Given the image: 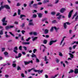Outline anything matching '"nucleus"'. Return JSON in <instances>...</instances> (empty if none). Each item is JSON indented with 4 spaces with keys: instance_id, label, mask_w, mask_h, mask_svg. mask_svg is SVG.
Instances as JSON below:
<instances>
[{
    "instance_id": "1",
    "label": "nucleus",
    "mask_w": 78,
    "mask_h": 78,
    "mask_svg": "<svg viewBox=\"0 0 78 78\" xmlns=\"http://www.w3.org/2000/svg\"><path fill=\"white\" fill-rule=\"evenodd\" d=\"M14 27V26L10 25L9 26H6L5 27L6 30H8V29H11V28H13Z\"/></svg>"
},
{
    "instance_id": "2",
    "label": "nucleus",
    "mask_w": 78,
    "mask_h": 78,
    "mask_svg": "<svg viewBox=\"0 0 78 78\" xmlns=\"http://www.w3.org/2000/svg\"><path fill=\"white\" fill-rule=\"evenodd\" d=\"M5 20H6V17L3 18L1 20V21L3 22L2 25H3V26H5V25H7V23H5Z\"/></svg>"
},
{
    "instance_id": "3",
    "label": "nucleus",
    "mask_w": 78,
    "mask_h": 78,
    "mask_svg": "<svg viewBox=\"0 0 78 78\" xmlns=\"http://www.w3.org/2000/svg\"><path fill=\"white\" fill-rule=\"evenodd\" d=\"M56 41H57V40L55 41L51 40L50 41L49 43V45H51L53 44V43H55V42H56Z\"/></svg>"
},
{
    "instance_id": "4",
    "label": "nucleus",
    "mask_w": 78,
    "mask_h": 78,
    "mask_svg": "<svg viewBox=\"0 0 78 78\" xmlns=\"http://www.w3.org/2000/svg\"><path fill=\"white\" fill-rule=\"evenodd\" d=\"M17 50H18V48L16 46L14 48V50H13V51L16 54H17L18 52Z\"/></svg>"
},
{
    "instance_id": "5",
    "label": "nucleus",
    "mask_w": 78,
    "mask_h": 78,
    "mask_svg": "<svg viewBox=\"0 0 78 78\" xmlns=\"http://www.w3.org/2000/svg\"><path fill=\"white\" fill-rule=\"evenodd\" d=\"M66 24L68 25H70V23H69V22H66V23H64L63 24V27L64 29H66V28H67V25H66Z\"/></svg>"
},
{
    "instance_id": "6",
    "label": "nucleus",
    "mask_w": 78,
    "mask_h": 78,
    "mask_svg": "<svg viewBox=\"0 0 78 78\" xmlns=\"http://www.w3.org/2000/svg\"><path fill=\"white\" fill-rule=\"evenodd\" d=\"M73 10L69 12V13L68 14L69 18H70L71 17V16H72V13L73 12Z\"/></svg>"
},
{
    "instance_id": "7",
    "label": "nucleus",
    "mask_w": 78,
    "mask_h": 78,
    "mask_svg": "<svg viewBox=\"0 0 78 78\" xmlns=\"http://www.w3.org/2000/svg\"><path fill=\"white\" fill-rule=\"evenodd\" d=\"M66 11V9L64 8H62L61 10H60V12H61V13H63L64 11Z\"/></svg>"
},
{
    "instance_id": "8",
    "label": "nucleus",
    "mask_w": 78,
    "mask_h": 78,
    "mask_svg": "<svg viewBox=\"0 0 78 78\" xmlns=\"http://www.w3.org/2000/svg\"><path fill=\"white\" fill-rule=\"evenodd\" d=\"M22 56V54L21 53H19L18 54V56H15V58H20Z\"/></svg>"
},
{
    "instance_id": "9",
    "label": "nucleus",
    "mask_w": 78,
    "mask_h": 78,
    "mask_svg": "<svg viewBox=\"0 0 78 78\" xmlns=\"http://www.w3.org/2000/svg\"><path fill=\"white\" fill-rule=\"evenodd\" d=\"M4 8H6V9H10V7L8 5H4Z\"/></svg>"
},
{
    "instance_id": "10",
    "label": "nucleus",
    "mask_w": 78,
    "mask_h": 78,
    "mask_svg": "<svg viewBox=\"0 0 78 78\" xmlns=\"http://www.w3.org/2000/svg\"><path fill=\"white\" fill-rule=\"evenodd\" d=\"M48 30L46 29L44 30V33L45 34H48Z\"/></svg>"
},
{
    "instance_id": "11",
    "label": "nucleus",
    "mask_w": 78,
    "mask_h": 78,
    "mask_svg": "<svg viewBox=\"0 0 78 78\" xmlns=\"http://www.w3.org/2000/svg\"><path fill=\"white\" fill-rule=\"evenodd\" d=\"M22 44L23 45H29L30 44V42H24Z\"/></svg>"
},
{
    "instance_id": "12",
    "label": "nucleus",
    "mask_w": 78,
    "mask_h": 78,
    "mask_svg": "<svg viewBox=\"0 0 78 78\" xmlns=\"http://www.w3.org/2000/svg\"><path fill=\"white\" fill-rule=\"evenodd\" d=\"M33 7L35 8H37V4H34L33 5Z\"/></svg>"
},
{
    "instance_id": "13",
    "label": "nucleus",
    "mask_w": 78,
    "mask_h": 78,
    "mask_svg": "<svg viewBox=\"0 0 78 78\" xmlns=\"http://www.w3.org/2000/svg\"><path fill=\"white\" fill-rule=\"evenodd\" d=\"M38 16L39 18H41L42 17V14L41 13H38Z\"/></svg>"
},
{
    "instance_id": "14",
    "label": "nucleus",
    "mask_w": 78,
    "mask_h": 78,
    "mask_svg": "<svg viewBox=\"0 0 78 78\" xmlns=\"http://www.w3.org/2000/svg\"><path fill=\"white\" fill-rule=\"evenodd\" d=\"M74 73L76 74H77L78 73V69H76L74 70Z\"/></svg>"
},
{
    "instance_id": "15",
    "label": "nucleus",
    "mask_w": 78,
    "mask_h": 78,
    "mask_svg": "<svg viewBox=\"0 0 78 78\" xmlns=\"http://www.w3.org/2000/svg\"><path fill=\"white\" fill-rule=\"evenodd\" d=\"M58 23V22L56 21V20H55L52 21V23Z\"/></svg>"
},
{
    "instance_id": "16",
    "label": "nucleus",
    "mask_w": 78,
    "mask_h": 78,
    "mask_svg": "<svg viewBox=\"0 0 78 78\" xmlns=\"http://www.w3.org/2000/svg\"><path fill=\"white\" fill-rule=\"evenodd\" d=\"M48 2H49V0H44L43 2V3L44 4L47 3H48Z\"/></svg>"
},
{
    "instance_id": "17",
    "label": "nucleus",
    "mask_w": 78,
    "mask_h": 78,
    "mask_svg": "<svg viewBox=\"0 0 78 78\" xmlns=\"http://www.w3.org/2000/svg\"><path fill=\"white\" fill-rule=\"evenodd\" d=\"M69 55H70V57L71 58H73L74 55L71 53H69Z\"/></svg>"
},
{
    "instance_id": "18",
    "label": "nucleus",
    "mask_w": 78,
    "mask_h": 78,
    "mask_svg": "<svg viewBox=\"0 0 78 78\" xmlns=\"http://www.w3.org/2000/svg\"><path fill=\"white\" fill-rule=\"evenodd\" d=\"M54 29H55L56 31H57L58 30H59V27L56 28V27H54Z\"/></svg>"
},
{
    "instance_id": "19",
    "label": "nucleus",
    "mask_w": 78,
    "mask_h": 78,
    "mask_svg": "<svg viewBox=\"0 0 78 78\" xmlns=\"http://www.w3.org/2000/svg\"><path fill=\"white\" fill-rule=\"evenodd\" d=\"M44 71V70H41V71L40 70H38V74H40V73H42L43 72V71Z\"/></svg>"
},
{
    "instance_id": "20",
    "label": "nucleus",
    "mask_w": 78,
    "mask_h": 78,
    "mask_svg": "<svg viewBox=\"0 0 78 78\" xmlns=\"http://www.w3.org/2000/svg\"><path fill=\"white\" fill-rule=\"evenodd\" d=\"M51 14L53 16H55L56 14V12H51Z\"/></svg>"
},
{
    "instance_id": "21",
    "label": "nucleus",
    "mask_w": 78,
    "mask_h": 78,
    "mask_svg": "<svg viewBox=\"0 0 78 78\" xmlns=\"http://www.w3.org/2000/svg\"><path fill=\"white\" fill-rule=\"evenodd\" d=\"M47 42H48V41L46 40H44L43 41V43L44 44H47Z\"/></svg>"
},
{
    "instance_id": "22",
    "label": "nucleus",
    "mask_w": 78,
    "mask_h": 78,
    "mask_svg": "<svg viewBox=\"0 0 78 78\" xmlns=\"http://www.w3.org/2000/svg\"><path fill=\"white\" fill-rule=\"evenodd\" d=\"M3 30H1L0 31V38H1L2 37L1 36H0V34L1 35H3Z\"/></svg>"
},
{
    "instance_id": "23",
    "label": "nucleus",
    "mask_w": 78,
    "mask_h": 78,
    "mask_svg": "<svg viewBox=\"0 0 78 78\" xmlns=\"http://www.w3.org/2000/svg\"><path fill=\"white\" fill-rule=\"evenodd\" d=\"M20 9H18V15L19 16L20 15Z\"/></svg>"
},
{
    "instance_id": "24",
    "label": "nucleus",
    "mask_w": 78,
    "mask_h": 78,
    "mask_svg": "<svg viewBox=\"0 0 78 78\" xmlns=\"http://www.w3.org/2000/svg\"><path fill=\"white\" fill-rule=\"evenodd\" d=\"M47 20V18H45L42 20V22H44V21H46Z\"/></svg>"
},
{
    "instance_id": "25",
    "label": "nucleus",
    "mask_w": 78,
    "mask_h": 78,
    "mask_svg": "<svg viewBox=\"0 0 78 78\" xmlns=\"http://www.w3.org/2000/svg\"><path fill=\"white\" fill-rule=\"evenodd\" d=\"M25 26V23H22V25L20 26V27H22V28H23Z\"/></svg>"
},
{
    "instance_id": "26",
    "label": "nucleus",
    "mask_w": 78,
    "mask_h": 78,
    "mask_svg": "<svg viewBox=\"0 0 78 78\" xmlns=\"http://www.w3.org/2000/svg\"><path fill=\"white\" fill-rule=\"evenodd\" d=\"M19 50H22V46H20L19 47Z\"/></svg>"
},
{
    "instance_id": "27",
    "label": "nucleus",
    "mask_w": 78,
    "mask_h": 78,
    "mask_svg": "<svg viewBox=\"0 0 78 78\" xmlns=\"http://www.w3.org/2000/svg\"><path fill=\"white\" fill-rule=\"evenodd\" d=\"M17 70H21V68L19 66H18L17 68H16Z\"/></svg>"
},
{
    "instance_id": "28",
    "label": "nucleus",
    "mask_w": 78,
    "mask_h": 78,
    "mask_svg": "<svg viewBox=\"0 0 78 78\" xmlns=\"http://www.w3.org/2000/svg\"><path fill=\"white\" fill-rule=\"evenodd\" d=\"M23 17H26V16L24 15H20V18H22Z\"/></svg>"
},
{
    "instance_id": "29",
    "label": "nucleus",
    "mask_w": 78,
    "mask_h": 78,
    "mask_svg": "<svg viewBox=\"0 0 78 78\" xmlns=\"http://www.w3.org/2000/svg\"><path fill=\"white\" fill-rule=\"evenodd\" d=\"M37 39V37H34L33 39V41H35V40H36V39Z\"/></svg>"
},
{
    "instance_id": "30",
    "label": "nucleus",
    "mask_w": 78,
    "mask_h": 78,
    "mask_svg": "<svg viewBox=\"0 0 78 78\" xmlns=\"http://www.w3.org/2000/svg\"><path fill=\"white\" fill-rule=\"evenodd\" d=\"M48 6V7H52V6H53V5L51 4H48L47 5Z\"/></svg>"
},
{
    "instance_id": "31",
    "label": "nucleus",
    "mask_w": 78,
    "mask_h": 78,
    "mask_svg": "<svg viewBox=\"0 0 78 78\" xmlns=\"http://www.w3.org/2000/svg\"><path fill=\"white\" fill-rule=\"evenodd\" d=\"M28 25H29V26H30V25H32V26H34V24H33V23L30 22L29 23V24Z\"/></svg>"
},
{
    "instance_id": "32",
    "label": "nucleus",
    "mask_w": 78,
    "mask_h": 78,
    "mask_svg": "<svg viewBox=\"0 0 78 78\" xmlns=\"http://www.w3.org/2000/svg\"><path fill=\"white\" fill-rule=\"evenodd\" d=\"M74 72V70L73 69H71L70 71L69 72V73H73Z\"/></svg>"
},
{
    "instance_id": "33",
    "label": "nucleus",
    "mask_w": 78,
    "mask_h": 78,
    "mask_svg": "<svg viewBox=\"0 0 78 78\" xmlns=\"http://www.w3.org/2000/svg\"><path fill=\"white\" fill-rule=\"evenodd\" d=\"M32 58H36V55H35L34 54H33V55H32Z\"/></svg>"
},
{
    "instance_id": "34",
    "label": "nucleus",
    "mask_w": 78,
    "mask_h": 78,
    "mask_svg": "<svg viewBox=\"0 0 78 78\" xmlns=\"http://www.w3.org/2000/svg\"><path fill=\"white\" fill-rule=\"evenodd\" d=\"M12 66L13 67H16V64L13 63L12 64Z\"/></svg>"
},
{
    "instance_id": "35",
    "label": "nucleus",
    "mask_w": 78,
    "mask_h": 78,
    "mask_svg": "<svg viewBox=\"0 0 78 78\" xmlns=\"http://www.w3.org/2000/svg\"><path fill=\"white\" fill-rule=\"evenodd\" d=\"M24 63L25 65H27V64H29V62H27L25 61L24 62Z\"/></svg>"
},
{
    "instance_id": "36",
    "label": "nucleus",
    "mask_w": 78,
    "mask_h": 78,
    "mask_svg": "<svg viewBox=\"0 0 78 78\" xmlns=\"http://www.w3.org/2000/svg\"><path fill=\"white\" fill-rule=\"evenodd\" d=\"M4 54L5 55V56H6L8 55V53L7 52H4Z\"/></svg>"
},
{
    "instance_id": "37",
    "label": "nucleus",
    "mask_w": 78,
    "mask_h": 78,
    "mask_svg": "<svg viewBox=\"0 0 78 78\" xmlns=\"http://www.w3.org/2000/svg\"><path fill=\"white\" fill-rule=\"evenodd\" d=\"M53 28H54V27H51V29L50 30V31H51V32H52V31H53Z\"/></svg>"
},
{
    "instance_id": "38",
    "label": "nucleus",
    "mask_w": 78,
    "mask_h": 78,
    "mask_svg": "<svg viewBox=\"0 0 78 78\" xmlns=\"http://www.w3.org/2000/svg\"><path fill=\"white\" fill-rule=\"evenodd\" d=\"M9 34H11V35L12 36H13V37H15V35H14V34H12V33L10 32H9Z\"/></svg>"
},
{
    "instance_id": "39",
    "label": "nucleus",
    "mask_w": 78,
    "mask_h": 78,
    "mask_svg": "<svg viewBox=\"0 0 78 78\" xmlns=\"http://www.w3.org/2000/svg\"><path fill=\"white\" fill-rule=\"evenodd\" d=\"M30 39H31V37H29L28 38V39H27L26 40V41L27 42H28V41H29L30 40Z\"/></svg>"
},
{
    "instance_id": "40",
    "label": "nucleus",
    "mask_w": 78,
    "mask_h": 78,
    "mask_svg": "<svg viewBox=\"0 0 78 78\" xmlns=\"http://www.w3.org/2000/svg\"><path fill=\"white\" fill-rule=\"evenodd\" d=\"M63 41H64V39H62L60 44V45H62V42H63Z\"/></svg>"
},
{
    "instance_id": "41",
    "label": "nucleus",
    "mask_w": 78,
    "mask_h": 78,
    "mask_svg": "<svg viewBox=\"0 0 78 78\" xmlns=\"http://www.w3.org/2000/svg\"><path fill=\"white\" fill-rule=\"evenodd\" d=\"M25 32H26L24 30H22L21 31L22 33L23 34H24Z\"/></svg>"
},
{
    "instance_id": "42",
    "label": "nucleus",
    "mask_w": 78,
    "mask_h": 78,
    "mask_svg": "<svg viewBox=\"0 0 78 78\" xmlns=\"http://www.w3.org/2000/svg\"><path fill=\"white\" fill-rule=\"evenodd\" d=\"M36 51H37V49H34L33 51L34 53H35Z\"/></svg>"
},
{
    "instance_id": "43",
    "label": "nucleus",
    "mask_w": 78,
    "mask_h": 78,
    "mask_svg": "<svg viewBox=\"0 0 78 78\" xmlns=\"http://www.w3.org/2000/svg\"><path fill=\"white\" fill-rule=\"evenodd\" d=\"M23 48H24V50H25L26 51H27V48L25 46L23 47Z\"/></svg>"
},
{
    "instance_id": "44",
    "label": "nucleus",
    "mask_w": 78,
    "mask_h": 78,
    "mask_svg": "<svg viewBox=\"0 0 78 78\" xmlns=\"http://www.w3.org/2000/svg\"><path fill=\"white\" fill-rule=\"evenodd\" d=\"M59 55L60 56H62V53L60 52H59Z\"/></svg>"
},
{
    "instance_id": "45",
    "label": "nucleus",
    "mask_w": 78,
    "mask_h": 78,
    "mask_svg": "<svg viewBox=\"0 0 78 78\" xmlns=\"http://www.w3.org/2000/svg\"><path fill=\"white\" fill-rule=\"evenodd\" d=\"M78 24H77L76 26H75L74 27V30H76V28H77V26H78Z\"/></svg>"
},
{
    "instance_id": "46",
    "label": "nucleus",
    "mask_w": 78,
    "mask_h": 78,
    "mask_svg": "<svg viewBox=\"0 0 78 78\" xmlns=\"http://www.w3.org/2000/svg\"><path fill=\"white\" fill-rule=\"evenodd\" d=\"M33 17L34 18H36L37 17V15L36 14H34L33 15Z\"/></svg>"
},
{
    "instance_id": "47",
    "label": "nucleus",
    "mask_w": 78,
    "mask_h": 78,
    "mask_svg": "<svg viewBox=\"0 0 78 78\" xmlns=\"http://www.w3.org/2000/svg\"><path fill=\"white\" fill-rule=\"evenodd\" d=\"M59 2V0H55V4H57Z\"/></svg>"
},
{
    "instance_id": "48",
    "label": "nucleus",
    "mask_w": 78,
    "mask_h": 78,
    "mask_svg": "<svg viewBox=\"0 0 78 78\" xmlns=\"http://www.w3.org/2000/svg\"><path fill=\"white\" fill-rule=\"evenodd\" d=\"M77 14H78V12H76L75 13V14H74V16H76L77 15Z\"/></svg>"
},
{
    "instance_id": "49",
    "label": "nucleus",
    "mask_w": 78,
    "mask_h": 78,
    "mask_svg": "<svg viewBox=\"0 0 78 78\" xmlns=\"http://www.w3.org/2000/svg\"><path fill=\"white\" fill-rule=\"evenodd\" d=\"M36 61L37 62H39V60L37 58L36 59Z\"/></svg>"
},
{
    "instance_id": "50",
    "label": "nucleus",
    "mask_w": 78,
    "mask_h": 78,
    "mask_svg": "<svg viewBox=\"0 0 78 78\" xmlns=\"http://www.w3.org/2000/svg\"><path fill=\"white\" fill-rule=\"evenodd\" d=\"M34 3V1H32L29 4V5H32Z\"/></svg>"
},
{
    "instance_id": "51",
    "label": "nucleus",
    "mask_w": 78,
    "mask_h": 78,
    "mask_svg": "<svg viewBox=\"0 0 78 78\" xmlns=\"http://www.w3.org/2000/svg\"><path fill=\"white\" fill-rule=\"evenodd\" d=\"M77 45H74L73 46V49H75V48L76 47Z\"/></svg>"
},
{
    "instance_id": "52",
    "label": "nucleus",
    "mask_w": 78,
    "mask_h": 78,
    "mask_svg": "<svg viewBox=\"0 0 78 78\" xmlns=\"http://www.w3.org/2000/svg\"><path fill=\"white\" fill-rule=\"evenodd\" d=\"M4 8H5V5H4V6L1 5L0 8L2 9H3Z\"/></svg>"
},
{
    "instance_id": "53",
    "label": "nucleus",
    "mask_w": 78,
    "mask_h": 78,
    "mask_svg": "<svg viewBox=\"0 0 78 78\" xmlns=\"http://www.w3.org/2000/svg\"><path fill=\"white\" fill-rule=\"evenodd\" d=\"M5 37H10V36L9 35H8L7 34L5 35Z\"/></svg>"
},
{
    "instance_id": "54",
    "label": "nucleus",
    "mask_w": 78,
    "mask_h": 78,
    "mask_svg": "<svg viewBox=\"0 0 78 78\" xmlns=\"http://www.w3.org/2000/svg\"><path fill=\"white\" fill-rule=\"evenodd\" d=\"M14 23L16 25H18V24H19V22H18L17 21H15L14 22Z\"/></svg>"
},
{
    "instance_id": "55",
    "label": "nucleus",
    "mask_w": 78,
    "mask_h": 78,
    "mask_svg": "<svg viewBox=\"0 0 78 78\" xmlns=\"http://www.w3.org/2000/svg\"><path fill=\"white\" fill-rule=\"evenodd\" d=\"M2 51H5V48H2Z\"/></svg>"
},
{
    "instance_id": "56",
    "label": "nucleus",
    "mask_w": 78,
    "mask_h": 78,
    "mask_svg": "<svg viewBox=\"0 0 78 78\" xmlns=\"http://www.w3.org/2000/svg\"><path fill=\"white\" fill-rule=\"evenodd\" d=\"M29 62V64H30V63H31V64H32L33 63V60H31L30 61H28Z\"/></svg>"
},
{
    "instance_id": "57",
    "label": "nucleus",
    "mask_w": 78,
    "mask_h": 78,
    "mask_svg": "<svg viewBox=\"0 0 78 78\" xmlns=\"http://www.w3.org/2000/svg\"><path fill=\"white\" fill-rule=\"evenodd\" d=\"M44 61H47V56H45V57Z\"/></svg>"
},
{
    "instance_id": "58",
    "label": "nucleus",
    "mask_w": 78,
    "mask_h": 78,
    "mask_svg": "<svg viewBox=\"0 0 78 78\" xmlns=\"http://www.w3.org/2000/svg\"><path fill=\"white\" fill-rule=\"evenodd\" d=\"M5 77L6 78H8V77H9V75H8V74H6L5 75Z\"/></svg>"
},
{
    "instance_id": "59",
    "label": "nucleus",
    "mask_w": 78,
    "mask_h": 78,
    "mask_svg": "<svg viewBox=\"0 0 78 78\" xmlns=\"http://www.w3.org/2000/svg\"><path fill=\"white\" fill-rule=\"evenodd\" d=\"M16 16H17V13L16 12L14 13V14H13V17H14Z\"/></svg>"
},
{
    "instance_id": "60",
    "label": "nucleus",
    "mask_w": 78,
    "mask_h": 78,
    "mask_svg": "<svg viewBox=\"0 0 78 78\" xmlns=\"http://www.w3.org/2000/svg\"><path fill=\"white\" fill-rule=\"evenodd\" d=\"M21 76L23 78L25 76H24V74H23V73H21Z\"/></svg>"
},
{
    "instance_id": "61",
    "label": "nucleus",
    "mask_w": 78,
    "mask_h": 78,
    "mask_svg": "<svg viewBox=\"0 0 78 78\" xmlns=\"http://www.w3.org/2000/svg\"><path fill=\"white\" fill-rule=\"evenodd\" d=\"M33 69V68H32V69H28V72H31V71Z\"/></svg>"
},
{
    "instance_id": "62",
    "label": "nucleus",
    "mask_w": 78,
    "mask_h": 78,
    "mask_svg": "<svg viewBox=\"0 0 78 78\" xmlns=\"http://www.w3.org/2000/svg\"><path fill=\"white\" fill-rule=\"evenodd\" d=\"M34 72H39V70H36V69H34Z\"/></svg>"
},
{
    "instance_id": "63",
    "label": "nucleus",
    "mask_w": 78,
    "mask_h": 78,
    "mask_svg": "<svg viewBox=\"0 0 78 78\" xmlns=\"http://www.w3.org/2000/svg\"><path fill=\"white\" fill-rule=\"evenodd\" d=\"M75 43H76V44H78V41H74V42L73 43V44H75Z\"/></svg>"
},
{
    "instance_id": "64",
    "label": "nucleus",
    "mask_w": 78,
    "mask_h": 78,
    "mask_svg": "<svg viewBox=\"0 0 78 78\" xmlns=\"http://www.w3.org/2000/svg\"><path fill=\"white\" fill-rule=\"evenodd\" d=\"M45 77L46 78H48V76L47 75L45 74Z\"/></svg>"
}]
</instances>
